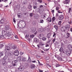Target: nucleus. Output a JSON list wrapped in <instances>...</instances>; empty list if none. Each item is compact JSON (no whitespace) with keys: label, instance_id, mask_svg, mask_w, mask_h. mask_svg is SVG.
Returning <instances> with one entry per match:
<instances>
[{"label":"nucleus","instance_id":"obj_41","mask_svg":"<svg viewBox=\"0 0 72 72\" xmlns=\"http://www.w3.org/2000/svg\"><path fill=\"white\" fill-rule=\"evenodd\" d=\"M41 39H42V40L43 41H45L46 40V38L45 37H43Z\"/></svg>","mask_w":72,"mask_h":72},{"label":"nucleus","instance_id":"obj_38","mask_svg":"<svg viewBox=\"0 0 72 72\" xmlns=\"http://www.w3.org/2000/svg\"><path fill=\"white\" fill-rule=\"evenodd\" d=\"M3 56V52H0V57H2Z\"/></svg>","mask_w":72,"mask_h":72},{"label":"nucleus","instance_id":"obj_31","mask_svg":"<svg viewBox=\"0 0 72 72\" xmlns=\"http://www.w3.org/2000/svg\"><path fill=\"white\" fill-rule=\"evenodd\" d=\"M34 17L35 19H37L39 18V17H38V15H37V14H35L34 15Z\"/></svg>","mask_w":72,"mask_h":72},{"label":"nucleus","instance_id":"obj_32","mask_svg":"<svg viewBox=\"0 0 72 72\" xmlns=\"http://www.w3.org/2000/svg\"><path fill=\"white\" fill-rule=\"evenodd\" d=\"M54 27L55 28L57 31L58 30V26L57 25H54Z\"/></svg>","mask_w":72,"mask_h":72},{"label":"nucleus","instance_id":"obj_58","mask_svg":"<svg viewBox=\"0 0 72 72\" xmlns=\"http://www.w3.org/2000/svg\"><path fill=\"white\" fill-rule=\"evenodd\" d=\"M59 16V15L58 13H57L56 14V17H57Z\"/></svg>","mask_w":72,"mask_h":72},{"label":"nucleus","instance_id":"obj_18","mask_svg":"<svg viewBox=\"0 0 72 72\" xmlns=\"http://www.w3.org/2000/svg\"><path fill=\"white\" fill-rule=\"evenodd\" d=\"M35 65L34 64H32L31 65L30 68L31 69H35Z\"/></svg>","mask_w":72,"mask_h":72},{"label":"nucleus","instance_id":"obj_34","mask_svg":"<svg viewBox=\"0 0 72 72\" xmlns=\"http://www.w3.org/2000/svg\"><path fill=\"white\" fill-rule=\"evenodd\" d=\"M4 21L3 19H1L0 21V23L1 24H3V23H4Z\"/></svg>","mask_w":72,"mask_h":72},{"label":"nucleus","instance_id":"obj_12","mask_svg":"<svg viewBox=\"0 0 72 72\" xmlns=\"http://www.w3.org/2000/svg\"><path fill=\"white\" fill-rule=\"evenodd\" d=\"M2 35L4 36V35H5L6 34H7V32L5 30H3L2 31Z\"/></svg>","mask_w":72,"mask_h":72},{"label":"nucleus","instance_id":"obj_7","mask_svg":"<svg viewBox=\"0 0 72 72\" xmlns=\"http://www.w3.org/2000/svg\"><path fill=\"white\" fill-rule=\"evenodd\" d=\"M10 49V46H7L5 47V50L6 51H9Z\"/></svg>","mask_w":72,"mask_h":72},{"label":"nucleus","instance_id":"obj_62","mask_svg":"<svg viewBox=\"0 0 72 72\" xmlns=\"http://www.w3.org/2000/svg\"><path fill=\"white\" fill-rule=\"evenodd\" d=\"M17 15L19 18V17H20V16H21V15H19V13L17 14Z\"/></svg>","mask_w":72,"mask_h":72},{"label":"nucleus","instance_id":"obj_3","mask_svg":"<svg viewBox=\"0 0 72 72\" xmlns=\"http://www.w3.org/2000/svg\"><path fill=\"white\" fill-rule=\"evenodd\" d=\"M42 28L39 29L38 30V32L39 33H42V32H45L46 31V29L45 28H42Z\"/></svg>","mask_w":72,"mask_h":72},{"label":"nucleus","instance_id":"obj_26","mask_svg":"<svg viewBox=\"0 0 72 72\" xmlns=\"http://www.w3.org/2000/svg\"><path fill=\"white\" fill-rule=\"evenodd\" d=\"M69 2V1H67L66 0L65 1H64L63 3L64 4H68Z\"/></svg>","mask_w":72,"mask_h":72},{"label":"nucleus","instance_id":"obj_5","mask_svg":"<svg viewBox=\"0 0 72 72\" xmlns=\"http://www.w3.org/2000/svg\"><path fill=\"white\" fill-rule=\"evenodd\" d=\"M31 31L32 32L34 33V35H36L37 33V32L36 31L35 29L33 28L32 29H31Z\"/></svg>","mask_w":72,"mask_h":72},{"label":"nucleus","instance_id":"obj_6","mask_svg":"<svg viewBox=\"0 0 72 72\" xmlns=\"http://www.w3.org/2000/svg\"><path fill=\"white\" fill-rule=\"evenodd\" d=\"M64 19V15H60L58 17V19L60 21H62Z\"/></svg>","mask_w":72,"mask_h":72},{"label":"nucleus","instance_id":"obj_39","mask_svg":"<svg viewBox=\"0 0 72 72\" xmlns=\"http://www.w3.org/2000/svg\"><path fill=\"white\" fill-rule=\"evenodd\" d=\"M55 17H54L52 18V22H54V21H55Z\"/></svg>","mask_w":72,"mask_h":72},{"label":"nucleus","instance_id":"obj_4","mask_svg":"<svg viewBox=\"0 0 72 72\" xmlns=\"http://www.w3.org/2000/svg\"><path fill=\"white\" fill-rule=\"evenodd\" d=\"M5 29L6 31H8V32L11 31V29L10 28L9 26H6L5 27Z\"/></svg>","mask_w":72,"mask_h":72},{"label":"nucleus","instance_id":"obj_57","mask_svg":"<svg viewBox=\"0 0 72 72\" xmlns=\"http://www.w3.org/2000/svg\"><path fill=\"white\" fill-rule=\"evenodd\" d=\"M24 21H23L22 20H21V21H20L19 22V23H20V24H22V23H23V22Z\"/></svg>","mask_w":72,"mask_h":72},{"label":"nucleus","instance_id":"obj_64","mask_svg":"<svg viewBox=\"0 0 72 72\" xmlns=\"http://www.w3.org/2000/svg\"><path fill=\"white\" fill-rule=\"evenodd\" d=\"M18 72V69H16L15 72Z\"/></svg>","mask_w":72,"mask_h":72},{"label":"nucleus","instance_id":"obj_8","mask_svg":"<svg viewBox=\"0 0 72 72\" xmlns=\"http://www.w3.org/2000/svg\"><path fill=\"white\" fill-rule=\"evenodd\" d=\"M14 55V53L13 52H10L8 53V57H10V58H12Z\"/></svg>","mask_w":72,"mask_h":72},{"label":"nucleus","instance_id":"obj_22","mask_svg":"<svg viewBox=\"0 0 72 72\" xmlns=\"http://www.w3.org/2000/svg\"><path fill=\"white\" fill-rule=\"evenodd\" d=\"M18 69H19V70H20V71H23V70H24V68H23L21 67H20L18 68Z\"/></svg>","mask_w":72,"mask_h":72},{"label":"nucleus","instance_id":"obj_24","mask_svg":"<svg viewBox=\"0 0 72 72\" xmlns=\"http://www.w3.org/2000/svg\"><path fill=\"white\" fill-rule=\"evenodd\" d=\"M22 59L23 62H26V61H27V59L25 57H22Z\"/></svg>","mask_w":72,"mask_h":72},{"label":"nucleus","instance_id":"obj_13","mask_svg":"<svg viewBox=\"0 0 72 72\" xmlns=\"http://www.w3.org/2000/svg\"><path fill=\"white\" fill-rule=\"evenodd\" d=\"M10 46H12V48L14 50H15V49L17 48V46L15 45L12 46V44H10Z\"/></svg>","mask_w":72,"mask_h":72},{"label":"nucleus","instance_id":"obj_54","mask_svg":"<svg viewBox=\"0 0 72 72\" xmlns=\"http://www.w3.org/2000/svg\"><path fill=\"white\" fill-rule=\"evenodd\" d=\"M15 37L16 38V39H17V40L18 41V40H19V39H18V37L17 36V35H16L15 36Z\"/></svg>","mask_w":72,"mask_h":72},{"label":"nucleus","instance_id":"obj_28","mask_svg":"<svg viewBox=\"0 0 72 72\" xmlns=\"http://www.w3.org/2000/svg\"><path fill=\"white\" fill-rule=\"evenodd\" d=\"M5 39V37L3 35H1L0 36V40H4Z\"/></svg>","mask_w":72,"mask_h":72},{"label":"nucleus","instance_id":"obj_2","mask_svg":"<svg viewBox=\"0 0 72 72\" xmlns=\"http://www.w3.org/2000/svg\"><path fill=\"white\" fill-rule=\"evenodd\" d=\"M3 60H7L8 62H9L10 63L11 62V60H10V57H9L8 56H4L3 58Z\"/></svg>","mask_w":72,"mask_h":72},{"label":"nucleus","instance_id":"obj_44","mask_svg":"<svg viewBox=\"0 0 72 72\" xmlns=\"http://www.w3.org/2000/svg\"><path fill=\"white\" fill-rule=\"evenodd\" d=\"M37 1L40 3H42V0H37Z\"/></svg>","mask_w":72,"mask_h":72},{"label":"nucleus","instance_id":"obj_40","mask_svg":"<svg viewBox=\"0 0 72 72\" xmlns=\"http://www.w3.org/2000/svg\"><path fill=\"white\" fill-rule=\"evenodd\" d=\"M35 37L34 35H32L30 36V37L31 39H33Z\"/></svg>","mask_w":72,"mask_h":72},{"label":"nucleus","instance_id":"obj_25","mask_svg":"<svg viewBox=\"0 0 72 72\" xmlns=\"http://www.w3.org/2000/svg\"><path fill=\"white\" fill-rule=\"evenodd\" d=\"M21 7V6L20 5V4H18L16 6V8H17V9H19V8H20Z\"/></svg>","mask_w":72,"mask_h":72},{"label":"nucleus","instance_id":"obj_29","mask_svg":"<svg viewBox=\"0 0 72 72\" xmlns=\"http://www.w3.org/2000/svg\"><path fill=\"white\" fill-rule=\"evenodd\" d=\"M50 36H51V34L50 33H49L47 34V37L48 39L50 38Z\"/></svg>","mask_w":72,"mask_h":72},{"label":"nucleus","instance_id":"obj_61","mask_svg":"<svg viewBox=\"0 0 72 72\" xmlns=\"http://www.w3.org/2000/svg\"><path fill=\"white\" fill-rule=\"evenodd\" d=\"M58 13H63L62 12H60V10H58Z\"/></svg>","mask_w":72,"mask_h":72},{"label":"nucleus","instance_id":"obj_10","mask_svg":"<svg viewBox=\"0 0 72 72\" xmlns=\"http://www.w3.org/2000/svg\"><path fill=\"white\" fill-rule=\"evenodd\" d=\"M61 31L64 32H65V31H66V27L62 26V27L61 28Z\"/></svg>","mask_w":72,"mask_h":72},{"label":"nucleus","instance_id":"obj_46","mask_svg":"<svg viewBox=\"0 0 72 72\" xmlns=\"http://www.w3.org/2000/svg\"><path fill=\"white\" fill-rule=\"evenodd\" d=\"M72 10V8H69V13H70V12H71V11Z\"/></svg>","mask_w":72,"mask_h":72},{"label":"nucleus","instance_id":"obj_36","mask_svg":"<svg viewBox=\"0 0 72 72\" xmlns=\"http://www.w3.org/2000/svg\"><path fill=\"white\" fill-rule=\"evenodd\" d=\"M7 36H10V35H11V33L10 32H8L7 33Z\"/></svg>","mask_w":72,"mask_h":72},{"label":"nucleus","instance_id":"obj_1","mask_svg":"<svg viewBox=\"0 0 72 72\" xmlns=\"http://www.w3.org/2000/svg\"><path fill=\"white\" fill-rule=\"evenodd\" d=\"M63 55H62V56L63 57H65V58H67L68 56L70 55V54H71V51L69 50H68L67 51H63Z\"/></svg>","mask_w":72,"mask_h":72},{"label":"nucleus","instance_id":"obj_9","mask_svg":"<svg viewBox=\"0 0 72 72\" xmlns=\"http://www.w3.org/2000/svg\"><path fill=\"white\" fill-rule=\"evenodd\" d=\"M33 41L35 43H38L39 42V40L36 38H34L33 39Z\"/></svg>","mask_w":72,"mask_h":72},{"label":"nucleus","instance_id":"obj_63","mask_svg":"<svg viewBox=\"0 0 72 72\" xmlns=\"http://www.w3.org/2000/svg\"><path fill=\"white\" fill-rule=\"evenodd\" d=\"M49 50V48L48 49H46V50H44V51H48V50Z\"/></svg>","mask_w":72,"mask_h":72},{"label":"nucleus","instance_id":"obj_45","mask_svg":"<svg viewBox=\"0 0 72 72\" xmlns=\"http://www.w3.org/2000/svg\"><path fill=\"white\" fill-rule=\"evenodd\" d=\"M3 70L4 71H7V68L6 67H5L3 68Z\"/></svg>","mask_w":72,"mask_h":72},{"label":"nucleus","instance_id":"obj_60","mask_svg":"<svg viewBox=\"0 0 72 72\" xmlns=\"http://www.w3.org/2000/svg\"><path fill=\"white\" fill-rule=\"evenodd\" d=\"M25 37H29V35H28V34H26Z\"/></svg>","mask_w":72,"mask_h":72},{"label":"nucleus","instance_id":"obj_50","mask_svg":"<svg viewBox=\"0 0 72 72\" xmlns=\"http://www.w3.org/2000/svg\"><path fill=\"white\" fill-rule=\"evenodd\" d=\"M61 23H62V21H59L58 22V25H60V24H61Z\"/></svg>","mask_w":72,"mask_h":72},{"label":"nucleus","instance_id":"obj_20","mask_svg":"<svg viewBox=\"0 0 72 72\" xmlns=\"http://www.w3.org/2000/svg\"><path fill=\"white\" fill-rule=\"evenodd\" d=\"M40 47H41L42 48H43V47H44V42H40Z\"/></svg>","mask_w":72,"mask_h":72},{"label":"nucleus","instance_id":"obj_33","mask_svg":"<svg viewBox=\"0 0 72 72\" xmlns=\"http://www.w3.org/2000/svg\"><path fill=\"white\" fill-rule=\"evenodd\" d=\"M27 62L28 63H30L31 62H32L31 59H28L27 60Z\"/></svg>","mask_w":72,"mask_h":72},{"label":"nucleus","instance_id":"obj_56","mask_svg":"<svg viewBox=\"0 0 72 72\" xmlns=\"http://www.w3.org/2000/svg\"><path fill=\"white\" fill-rule=\"evenodd\" d=\"M23 54H24V53L22 52V51H21L20 53V54L21 55H23Z\"/></svg>","mask_w":72,"mask_h":72},{"label":"nucleus","instance_id":"obj_35","mask_svg":"<svg viewBox=\"0 0 72 72\" xmlns=\"http://www.w3.org/2000/svg\"><path fill=\"white\" fill-rule=\"evenodd\" d=\"M63 50V49L62 48H61L59 49V51H60V52H62V53H63V52L64 51Z\"/></svg>","mask_w":72,"mask_h":72},{"label":"nucleus","instance_id":"obj_48","mask_svg":"<svg viewBox=\"0 0 72 72\" xmlns=\"http://www.w3.org/2000/svg\"><path fill=\"white\" fill-rule=\"evenodd\" d=\"M24 66L25 67H27V66H28V64L27 63H26L25 64Z\"/></svg>","mask_w":72,"mask_h":72},{"label":"nucleus","instance_id":"obj_42","mask_svg":"<svg viewBox=\"0 0 72 72\" xmlns=\"http://www.w3.org/2000/svg\"><path fill=\"white\" fill-rule=\"evenodd\" d=\"M44 20L42 19L40 20V23H44Z\"/></svg>","mask_w":72,"mask_h":72},{"label":"nucleus","instance_id":"obj_27","mask_svg":"<svg viewBox=\"0 0 72 72\" xmlns=\"http://www.w3.org/2000/svg\"><path fill=\"white\" fill-rule=\"evenodd\" d=\"M21 24V25H23V26H24V27L26 26V23L24 21L22 22V23Z\"/></svg>","mask_w":72,"mask_h":72},{"label":"nucleus","instance_id":"obj_14","mask_svg":"<svg viewBox=\"0 0 72 72\" xmlns=\"http://www.w3.org/2000/svg\"><path fill=\"white\" fill-rule=\"evenodd\" d=\"M70 37V34L69 33H67L65 37L66 38H68Z\"/></svg>","mask_w":72,"mask_h":72},{"label":"nucleus","instance_id":"obj_16","mask_svg":"<svg viewBox=\"0 0 72 72\" xmlns=\"http://www.w3.org/2000/svg\"><path fill=\"white\" fill-rule=\"evenodd\" d=\"M44 34H40L39 35V38L40 39H42V38L43 37Z\"/></svg>","mask_w":72,"mask_h":72},{"label":"nucleus","instance_id":"obj_49","mask_svg":"<svg viewBox=\"0 0 72 72\" xmlns=\"http://www.w3.org/2000/svg\"><path fill=\"white\" fill-rule=\"evenodd\" d=\"M17 60H15V61H13L12 63H14L16 64V63H17Z\"/></svg>","mask_w":72,"mask_h":72},{"label":"nucleus","instance_id":"obj_17","mask_svg":"<svg viewBox=\"0 0 72 72\" xmlns=\"http://www.w3.org/2000/svg\"><path fill=\"white\" fill-rule=\"evenodd\" d=\"M66 30H69V28H70V25L69 24H67L66 25Z\"/></svg>","mask_w":72,"mask_h":72},{"label":"nucleus","instance_id":"obj_15","mask_svg":"<svg viewBox=\"0 0 72 72\" xmlns=\"http://www.w3.org/2000/svg\"><path fill=\"white\" fill-rule=\"evenodd\" d=\"M22 58L20 56L18 57L17 58V60H18V61H20V62H21V61L22 60Z\"/></svg>","mask_w":72,"mask_h":72},{"label":"nucleus","instance_id":"obj_30","mask_svg":"<svg viewBox=\"0 0 72 72\" xmlns=\"http://www.w3.org/2000/svg\"><path fill=\"white\" fill-rule=\"evenodd\" d=\"M58 59L59 61H60V62H61V61H62V60H63V59H62V58L60 57H58Z\"/></svg>","mask_w":72,"mask_h":72},{"label":"nucleus","instance_id":"obj_23","mask_svg":"<svg viewBox=\"0 0 72 72\" xmlns=\"http://www.w3.org/2000/svg\"><path fill=\"white\" fill-rule=\"evenodd\" d=\"M2 64H3V66H6V64H7V62H6L5 61H4L3 62Z\"/></svg>","mask_w":72,"mask_h":72},{"label":"nucleus","instance_id":"obj_37","mask_svg":"<svg viewBox=\"0 0 72 72\" xmlns=\"http://www.w3.org/2000/svg\"><path fill=\"white\" fill-rule=\"evenodd\" d=\"M28 8L29 9H30V10H32V6L31 5H30L28 6Z\"/></svg>","mask_w":72,"mask_h":72},{"label":"nucleus","instance_id":"obj_51","mask_svg":"<svg viewBox=\"0 0 72 72\" xmlns=\"http://www.w3.org/2000/svg\"><path fill=\"white\" fill-rule=\"evenodd\" d=\"M3 46H4V45L3 44H0V48L3 47Z\"/></svg>","mask_w":72,"mask_h":72},{"label":"nucleus","instance_id":"obj_52","mask_svg":"<svg viewBox=\"0 0 72 72\" xmlns=\"http://www.w3.org/2000/svg\"><path fill=\"white\" fill-rule=\"evenodd\" d=\"M59 9V8L58 7H57L56 8V10H58Z\"/></svg>","mask_w":72,"mask_h":72},{"label":"nucleus","instance_id":"obj_11","mask_svg":"<svg viewBox=\"0 0 72 72\" xmlns=\"http://www.w3.org/2000/svg\"><path fill=\"white\" fill-rule=\"evenodd\" d=\"M14 55H15V56H18V55H19V51H18L17 50L15 51Z\"/></svg>","mask_w":72,"mask_h":72},{"label":"nucleus","instance_id":"obj_55","mask_svg":"<svg viewBox=\"0 0 72 72\" xmlns=\"http://www.w3.org/2000/svg\"><path fill=\"white\" fill-rule=\"evenodd\" d=\"M12 65L13 66H14V67L15 66H16V64H15L14 63H13L12 62Z\"/></svg>","mask_w":72,"mask_h":72},{"label":"nucleus","instance_id":"obj_47","mask_svg":"<svg viewBox=\"0 0 72 72\" xmlns=\"http://www.w3.org/2000/svg\"><path fill=\"white\" fill-rule=\"evenodd\" d=\"M60 66H60L59 64H57L56 65V67H60Z\"/></svg>","mask_w":72,"mask_h":72},{"label":"nucleus","instance_id":"obj_21","mask_svg":"<svg viewBox=\"0 0 72 72\" xmlns=\"http://www.w3.org/2000/svg\"><path fill=\"white\" fill-rule=\"evenodd\" d=\"M51 17H48L47 19V20L48 21V22H51Z\"/></svg>","mask_w":72,"mask_h":72},{"label":"nucleus","instance_id":"obj_53","mask_svg":"<svg viewBox=\"0 0 72 72\" xmlns=\"http://www.w3.org/2000/svg\"><path fill=\"white\" fill-rule=\"evenodd\" d=\"M30 16L31 17H32V16H33V13H31L30 14Z\"/></svg>","mask_w":72,"mask_h":72},{"label":"nucleus","instance_id":"obj_19","mask_svg":"<svg viewBox=\"0 0 72 72\" xmlns=\"http://www.w3.org/2000/svg\"><path fill=\"white\" fill-rule=\"evenodd\" d=\"M17 27H19V28H22V24H20V23H19H19H18L17 24Z\"/></svg>","mask_w":72,"mask_h":72},{"label":"nucleus","instance_id":"obj_43","mask_svg":"<svg viewBox=\"0 0 72 72\" xmlns=\"http://www.w3.org/2000/svg\"><path fill=\"white\" fill-rule=\"evenodd\" d=\"M61 47H63V46H64V44L62 42H61Z\"/></svg>","mask_w":72,"mask_h":72},{"label":"nucleus","instance_id":"obj_59","mask_svg":"<svg viewBox=\"0 0 72 72\" xmlns=\"http://www.w3.org/2000/svg\"><path fill=\"white\" fill-rule=\"evenodd\" d=\"M36 8H37V7L35 6H33V9H36Z\"/></svg>","mask_w":72,"mask_h":72}]
</instances>
